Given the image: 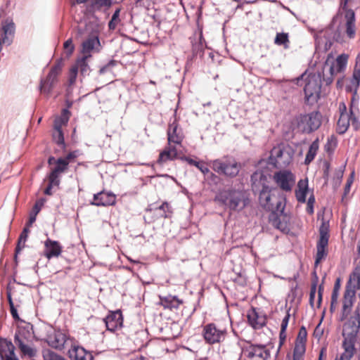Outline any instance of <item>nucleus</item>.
<instances>
[{"instance_id":"12","label":"nucleus","mask_w":360,"mask_h":360,"mask_svg":"<svg viewBox=\"0 0 360 360\" xmlns=\"http://www.w3.org/2000/svg\"><path fill=\"white\" fill-rule=\"evenodd\" d=\"M349 55L347 53H342L339 55L329 68L330 75L325 77L323 75V79L326 85H330L334 80V76L338 73H342L345 71L348 63Z\"/></svg>"},{"instance_id":"21","label":"nucleus","mask_w":360,"mask_h":360,"mask_svg":"<svg viewBox=\"0 0 360 360\" xmlns=\"http://www.w3.org/2000/svg\"><path fill=\"white\" fill-rule=\"evenodd\" d=\"M177 157L178 153L176 146L167 144L165 149L160 153L157 163L162 165L168 161L176 160Z\"/></svg>"},{"instance_id":"56","label":"nucleus","mask_w":360,"mask_h":360,"mask_svg":"<svg viewBox=\"0 0 360 360\" xmlns=\"http://www.w3.org/2000/svg\"><path fill=\"white\" fill-rule=\"evenodd\" d=\"M351 186H349V184H346L344 188V193L342 197V202H345V199L346 198L347 195L350 192Z\"/></svg>"},{"instance_id":"28","label":"nucleus","mask_w":360,"mask_h":360,"mask_svg":"<svg viewBox=\"0 0 360 360\" xmlns=\"http://www.w3.org/2000/svg\"><path fill=\"white\" fill-rule=\"evenodd\" d=\"M91 11H105L110 8L112 0H89Z\"/></svg>"},{"instance_id":"16","label":"nucleus","mask_w":360,"mask_h":360,"mask_svg":"<svg viewBox=\"0 0 360 360\" xmlns=\"http://www.w3.org/2000/svg\"><path fill=\"white\" fill-rule=\"evenodd\" d=\"M248 359L252 360H267L270 357V352L266 346L261 345H251L245 350Z\"/></svg>"},{"instance_id":"27","label":"nucleus","mask_w":360,"mask_h":360,"mask_svg":"<svg viewBox=\"0 0 360 360\" xmlns=\"http://www.w3.org/2000/svg\"><path fill=\"white\" fill-rule=\"evenodd\" d=\"M308 192V179H300L297 183V188L295 190V197L298 202L304 203Z\"/></svg>"},{"instance_id":"50","label":"nucleus","mask_w":360,"mask_h":360,"mask_svg":"<svg viewBox=\"0 0 360 360\" xmlns=\"http://www.w3.org/2000/svg\"><path fill=\"white\" fill-rule=\"evenodd\" d=\"M78 70H77V67L72 66L69 71L68 76V83L70 86L73 85L77 79Z\"/></svg>"},{"instance_id":"41","label":"nucleus","mask_w":360,"mask_h":360,"mask_svg":"<svg viewBox=\"0 0 360 360\" xmlns=\"http://www.w3.org/2000/svg\"><path fill=\"white\" fill-rule=\"evenodd\" d=\"M54 142L62 148H65V143L64 141V135L62 129H53L52 134Z\"/></svg>"},{"instance_id":"37","label":"nucleus","mask_w":360,"mask_h":360,"mask_svg":"<svg viewBox=\"0 0 360 360\" xmlns=\"http://www.w3.org/2000/svg\"><path fill=\"white\" fill-rule=\"evenodd\" d=\"M314 278L311 282V288H310V293H309V304L311 307V308L314 309V299H315V295L316 292V288H317V283H318V276L316 274V272L314 271L313 272Z\"/></svg>"},{"instance_id":"30","label":"nucleus","mask_w":360,"mask_h":360,"mask_svg":"<svg viewBox=\"0 0 360 360\" xmlns=\"http://www.w3.org/2000/svg\"><path fill=\"white\" fill-rule=\"evenodd\" d=\"M349 127V115L348 113H341L337 122L336 131L339 134H344Z\"/></svg>"},{"instance_id":"57","label":"nucleus","mask_w":360,"mask_h":360,"mask_svg":"<svg viewBox=\"0 0 360 360\" xmlns=\"http://www.w3.org/2000/svg\"><path fill=\"white\" fill-rule=\"evenodd\" d=\"M10 311H11V314L13 318L15 320H19L20 319V317L18 316L17 309H15L14 305L10 307Z\"/></svg>"},{"instance_id":"62","label":"nucleus","mask_w":360,"mask_h":360,"mask_svg":"<svg viewBox=\"0 0 360 360\" xmlns=\"http://www.w3.org/2000/svg\"><path fill=\"white\" fill-rule=\"evenodd\" d=\"M339 110L340 114L341 113H347V107L344 103H341L339 106Z\"/></svg>"},{"instance_id":"7","label":"nucleus","mask_w":360,"mask_h":360,"mask_svg":"<svg viewBox=\"0 0 360 360\" xmlns=\"http://www.w3.org/2000/svg\"><path fill=\"white\" fill-rule=\"evenodd\" d=\"M319 231V239L316 244V254L314 262L315 267L328 255V245L330 237L328 224L323 220Z\"/></svg>"},{"instance_id":"9","label":"nucleus","mask_w":360,"mask_h":360,"mask_svg":"<svg viewBox=\"0 0 360 360\" xmlns=\"http://www.w3.org/2000/svg\"><path fill=\"white\" fill-rule=\"evenodd\" d=\"M283 145L274 147L270 153L269 165L276 168H283L288 166L292 161V156Z\"/></svg>"},{"instance_id":"54","label":"nucleus","mask_w":360,"mask_h":360,"mask_svg":"<svg viewBox=\"0 0 360 360\" xmlns=\"http://www.w3.org/2000/svg\"><path fill=\"white\" fill-rule=\"evenodd\" d=\"M202 37V34H200L199 36V43L198 44H193L192 50L193 53H198V51H201L203 49V45L201 41Z\"/></svg>"},{"instance_id":"48","label":"nucleus","mask_w":360,"mask_h":360,"mask_svg":"<svg viewBox=\"0 0 360 360\" xmlns=\"http://www.w3.org/2000/svg\"><path fill=\"white\" fill-rule=\"evenodd\" d=\"M340 289V279L337 278L335 281V283L334 284V287H333L332 295H331V300H333V302H338Z\"/></svg>"},{"instance_id":"4","label":"nucleus","mask_w":360,"mask_h":360,"mask_svg":"<svg viewBox=\"0 0 360 360\" xmlns=\"http://www.w3.org/2000/svg\"><path fill=\"white\" fill-rule=\"evenodd\" d=\"M209 166L218 174L229 178L236 177L242 168L241 163L231 155H224L211 160Z\"/></svg>"},{"instance_id":"63","label":"nucleus","mask_w":360,"mask_h":360,"mask_svg":"<svg viewBox=\"0 0 360 360\" xmlns=\"http://www.w3.org/2000/svg\"><path fill=\"white\" fill-rule=\"evenodd\" d=\"M148 0H136V6L137 7H145L146 6V1Z\"/></svg>"},{"instance_id":"44","label":"nucleus","mask_w":360,"mask_h":360,"mask_svg":"<svg viewBox=\"0 0 360 360\" xmlns=\"http://www.w3.org/2000/svg\"><path fill=\"white\" fill-rule=\"evenodd\" d=\"M42 354L44 360H64L63 358L50 349H44Z\"/></svg>"},{"instance_id":"20","label":"nucleus","mask_w":360,"mask_h":360,"mask_svg":"<svg viewBox=\"0 0 360 360\" xmlns=\"http://www.w3.org/2000/svg\"><path fill=\"white\" fill-rule=\"evenodd\" d=\"M307 332L304 326H302L298 333L294 345V360H297V355L302 356L306 351Z\"/></svg>"},{"instance_id":"6","label":"nucleus","mask_w":360,"mask_h":360,"mask_svg":"<svg viewBox=\"0 0 360 360\" xmlns=\"http://www.w3.org/2000/svg\"><path fill=\"white\" fill-rule=\"evenodd\" d=\"M322 115L319 111L301 114L297 117V127L302 133L310 134L317 130L321 124Z\"/></svg>"},{"instance_id":"8","label":"nucleus","mask_w":360,"mask_h":360,"mask_svg":"<svg viewBox=\"0 0 360 360\" xmlns=\"http://www.w3.org/2000/svg\"><path fill=\"white\" fill-rule=\"evenodd\" d=\"M227 335L228 331L226 328L217 327L214 323H207L202 327V335L205 342L209 345L224 342Z\"/></svg>"},{"instance_id":"53","label":"nucleus","mask_w":360,"mask_h":360,"mask_svg":"<svg viewBox=\"0 0 360 360\" xmlns=\"http://www.w3.org/2000/svg\"><path fill=\"white\" fill-rule=\"evenodd\" d=\"M352 77L360 79V56H357L355 59Z\"/></svg>"},{"instance_id":"26","label":"nucleus","mask_w":360,"mask_h":360,"mask_svg":"<svg viewBox=\"0 0 360 360\" xmlns=\"http://www.w3.org/2000/svg\"><path fill=\"white\" fill-rule=\"evenodd\" d=\"M159 298L160 305L163 307L165 309H169L170 310L179 309L180 305L184 303V301L179 299L176 296H159Z\"/></svg>"},{"instance_id":"49","label":"nucleus","mask_w":360,"mask_h":360,"mask_svg":"<svg viewBox=\"0 0 360 360\" xmlns=\"http://www.w3.org/2000/svg\"><path fill=\"white\" fill-rule=\"evenodd\" d=\"M346 34L349 39L354 38L356 34L355 22H346Z\"/></svg>"},{"instance_id":"36","label":"nucleus","mask_w":360,"mask_h":360,"mask_svg":"<svg viewBox=\"0 0 360 360\" xmlns=\"http://www.w3.org/2000/svg\"><path fill=\"white\" fill-rule=\"evenodd\" d=\"M290 314L289 310L287 311V314L283 318L281 325V332L279 335V339H280V346L284 344V342L286 340L287 334H286V328L288 327V321L290 319Z\"/></svg>"},{"instance_id":"5","label":"nucleus","mask_w":360,"mask_h":360,"mask_svg":"<svg viewBox=\"0 0 360 360\" xmlns=\"http://www.w3.org/2000/svg\"><path fill=\"white\" fill-rule=\"evenodd\" d=\"M78 156V150L69 152L65 157H60L58 159L53 156H50L47 162L49 166L53 165L49 174V176L52 178L51 181L53 182L54 180L60 179V174L68 171L69 164L72 162Z\"/></svg>"},{"instance_id":"60","label":"nucleus","mask_w":360,"mask_h":360,"mask_svg":"<svg viewBox=\"0 0 360 360\" xmlns=\"http://www.w3.org/2000/svg\"><path fill=\"white\" fill-rule=\"evenodd\" d=\"M326 356V347H323L321 349L318 360H323V357Z\"/></svg>"},{"instance_id":"33","label":"nucleus","mask_w":360,"mask_h":360,"mask_svg":"<svg viewBox=\"0 0 360 360\" xmlns=\"http://www.w3.org/2000/svg\"><path fill=\"white\" fill-rule=\"evenodd\" d=\"M45 202V199L40 198L35 202L32 211L30 214L29 219L27 221V226H31L32 224L36 221V217L38 213L40 212L41 209L44 206Z\"/></svg>"},{"instance_id":"32","label":"nucleus","mask_w":360,"mask_h":360,"mask_svg":"<svg viewBox=\"0 0 360 360\" xmlns=\"http://www.w3.org/2000/svg\"><path fill=\"white\" fill-rule=\"evenodd\" d=\"M68 341V339L64 333H58L55 334L54 339L51 340V346L57 349H63Z\"/></svg>"},{"instance_id":"2","label":"nucleus","mask_w":360,"mask_h":360,"mask_svg":"<svg viewBox=\"0 0 360 360\" xmlns=\"http://www.w3.org/2000/svg\"><path fill=\"white\" fill-rule=\"evenodd\" d=\"M33 326L24 322L19 326L14 335V343L22 359H34L37 356V349L34 345Z\"/></svg>"},{"instance_id":"40","label":"nucleus","mask_w":360,"mask_h":360,"mask_svg":"<svg viewBox=\"0 0 360 360\" xmlns=\"http://www.w3.org/2000/svg\"><path fill=\"white\" fill-rule=\"evenodd\" d=\"M28 238V235L25 234L24 233L21 232L18 240V243L15 250V261L17 262V257L18 255L20 252L21 250L25 247V243L27 241V239Z\"/></svg>"},{"instance_id":"58","label":"nucleus","mask_w":360,"mask_h":360,"mask_svg":"<svg viewBox=\"0 0 360 360\" xmlns=\"http://www.w3.org/2000/svg\"><path fill=\"white\" fill-rule=\"evenodd\" d=\"M351 83L356 89L360 85V79L358 78L352 77Z\"/></svg>"},{"instance_id":"11","label":"nucleus","mask_w":360,"mask_h":360,"mask_svg":"<svg viewBox=\"0 0 360 360\" xmlns=\"http://www.w3.org/2000/svg\"><path fill=\"white\" fill-rule=\"evenodd\" d=\"M62 72V65L60 63L55 64L50 70L45 79H41L39 89L43 94L49 95L56 83L58 77Z\"/></svg>"},{"instance_id":"25","label":"nucleus","mask_w":360,"mask_h":360,"mask_svg":"<svg viewBox=\"0 0 360 360\" xmlns=\"http://www.w3.org/2000/svg\"><path fill=\"white\" fill-rule=\"evenodd\" d=\"M45 256L50 259L51 257H58L61 252L62 247L58 241L47 239L45 243Z\"/></svg>"},{"instance_id":"46","label":"nucleus","mask_w":360,"mask_h":360,"mask_svg":"<svg viewBox=\"0 0 360 360\" xmlns=\"http://www.w3.org/2000/svg\"><path fill=\"white\" fill-rule=\"evenodd\" d=\"M340 7L345 12V18L346 19V22H355L354 11L352 9L348 8V4L347 5V8H344L341 4Z\"/></svg>"},{"instance_id":"55","label":"nucleus","mask_w":360,"mask_h":360,"mask_svg":"<svg viewBox=\"0 0 360 360\" xmlns=\"http://www.w3.org/2000/svg\"><path fill=\"white\" fill-rule=\"evenodd\" d=\"M323 290H324L323 284L321 283L319 285V289H318L317 308H320V307H321Z\"/></svg>"},{"instance_id":"35","label":"nucleus","mask_w":360,"mask_h":360,"mask_svg":"<svg viewBox=\"0 0 360 360\" xmlns=\"http://www.w3.org/2000/svg\"><path fill=\"white\" fill-rule=\"evenodd\" d=\"M319 150V141L318 139L314 141L309 148V150L307 153L304 163L309 165L314 159L317 151Z\"/></svg>"},{"instance_id":"43","label":"nucleus","mask_w":360,"mask_h":360,"mask_svg":"<svg viewBox=\"0 0 360 360\" xmlns=\"http://www.w3.org/2000/svg\"><path fill=\"white\" fill-rule=\"evenodd\" d=\"M120 11H121V8H118L114 12L111 20L108 22V27L110 30H115L117 25L120 23Z\"/></svg>"},{"instance_id":"10","label":"nucleus","mask_w":360,"mask_h":360,"mask_svg":"<svg viewBox=\"0 0 360 360\" xmlns=\"http://www.w3.org/2000/svg\"><path fill=\"white\" fill-rule=\"evenodd\" d=\"M217 200L230 210H236L243 201V193L236 190L223 191L217 196Z\"/></svg>"},{"instance_id":"13","label":"nucleus","mask_w":360,"mask_h":360,"mask_svg":"<svg viewBox=\"0 0 360 360\" xmlns=\"http://www.w3.org/2000/svg\"><path fill=\"white\" fill-rule=\"evenodd\" d=\"M167 135L168 145H172V143L179 146L181 145L184 135L182 129L179 126L176 117H174V120L169 123Z\"/></svg>"},{"instance_id":"52","label":"nucleus","mask_w":360,"mask_h":360,"mask_svg":"<svg viewBox=\"0 0 360 360\" xmlns=\"http://www.w3.org/2000/svg\"><path fill=\"white\" fill-rule=\"evenodd\" d=\"M315 203V197L314 193H312L309 198H308L307 201V206L306 211L309 214H314V205Z\"/></svg>"},{"instance_id":"34","label":"nucleus","mask_w":360,"mask_h":360,"mask_svg":"<svg viewBox=\"0 0 360 360\" xmlns=\"http://www.w3.org/2000/svg\"><path fill=\"white\" fill-rule=\"evenodd\" d=\"M91 57V54L83 56L82 58H78L73 65L74 67H77V70L80 71L82 75H85L89 69V65L87 63V59Z\"/></svg>"},{"instance_id":"1","label":"nucleus","mask_w":360,"mask_h":360,"mask_svg":"<svg viewBox=\"0 0 360 360\" xmlns=\"http://www.w3.org/2000/svg\"><path fill=\"white\" fill-rule=\"evenodd\" d=\"M266 181V176L262 172H255L251 176L252 188L257 189L260 186L262 187L259 195V202L261 207L271 212L269 220L278 229L288 233L291 224L290 217L284 212L285 198L278 188L265 186Z\"/></svg>"},{"instance_id":"14","label":"nucleus","mask_w":360,"mask_h":360,"mask_svg":"<svg viewBox=\"0 0 360 360\" xmlns=\"http://www.w3.org/2000/svg\"><path fill=\"white\" fill-rule=\"evenodd\" d=\"M249 325L255 330L262 328L266 323V316L259 309L252 307L247 312Z\"/></svg>"},{"instance_id":"23","label":"nucleus","mask_w":360,"mask_h":360,"mask_svg":"<svg viewBox=\"0 0 360 360\" xmlns=\"http://www.w3.org/2000/svg\"><path fill=\"white\" fill-rule=\"evenodd\" d=\"M274 179L282 190L290 191V181L292 179V174L288 171H280L274 175Z\"/></svg>"},{"instance_id":"64","label":"nucleus","mask_w":360,"mask_h":360,"mask_svg":"<svg viewBox=\"0 0 360 360\" xmlns=\"http://www.w3.org/2000/svg\"><path fill=\"white\" fill-rule=\"evenodd\" d=\"M353 176H354V172H352L350 176L347 180V183L346 184H349V186H351L352 183H353Z\"/></svg>"},{"instance_id":"39","label":"nucleus","mask_w":360,"mask_h":360,"mask_svg":"<svg viewBox=\"0 0 360 360\" xmlns=\"http://www.w3.org/2000/svg\"><path fill=\"white\" fill-rule=\"evenodd\" d=\"M155 211L160 217L168 218L170 217L172 214L170 206L167 202H163L159 207L156 208Z\"/></svg>"},{"instance_id":"3","label":"nucleus","mask_w":360,"mask_h":360,"mask_svg":"<svg viewBox=\"0 0 360 360\" xmlns=\"http://www.w3.org/2000/svg\"><path fill=\"white\" fill-rule=\"evenodd\" d=\"M294 84L304 85V103L307 105H312L318 102L321 89V76L319 73H308L305 71L294 79Z\"/></svg>"},{"instance_id":"29","label":"nucleus","mask_w":360,"mask_h":360,"mask_svg":"<svg viewBox=\"0 0 360 360\" xmlns=\"http://www.w3.org/2000/svg\"><path fill=\"white\" fill-rule=\"evenodd\" d=\"M96 46H100V41L98 37H90L82 43V52L84 54V56L89 55L96 48Z\"/></svg>"},{"instance_id":"61","label":"nucleus","mask_w":360,"mask_h":360,"mask_svg":"<svg viewBox=\"0 0 360 360\" xmlns=\"http://www.w3.org/2000/svg\"><path fill=\"white\" fill-rule=\"evenodd\" d=\"M6 295H7V299H8V304H9V307L13 306L14 304H13V302L12 300V297H11V291L10 290H7Z\"/></svg>"},{"instance_id":"18","label":"nucleus","mask_w":360,"mask_h":360,"mask_svg":"<svg viewBox=\"0 0 360 360\" xmlns=\"http://www.w3.org/2000/svg\"><path fill=\"white\" fill-rule=\"evenodd\" d=\"M108 330L114 332L118 328H121L123 323V317L120 310L110 311L103 319Z\"/></svg>"},{"instance_id":"17","label":"nucleus","mask_w":360,"mask_h":360,"mask_svg":"<svg viewBox=\"0 0 360 360\" xmlns=\"http://www.w3.org/2000/svg\"><path fill=\"white\" fill-rule=\"evenodd\" d=\"M116 202V195L110 192L101 191L94 195L93 201L91 205L101 207V206H110L114 205Z\"/></svg>"},{"instance_id":"15","label":"nucleus","mask_w":360,"mask_h":360,"mask_svg":"<svg viewBox=\"0 0 360 360\" xmlns=\"http://www.w3.org/2000/svg\"><path fill=\"white\" fill-rule=\"evenodd\" d=\"M355 290L352 287L347 285L344 292L340 320L346 319L352 311L353 304L355 301Z\"/></svg>"},{"instance_id":"59","label":"nucleus","mask_w":360,"mask_h":360,"mask_svg":"<svg viewBox=\"0 0 360 360\" xmlns=\"http://www.w3.org/2000/svg\"><path fill=\"white\" fill-rule=\"evenodd\" d=\"M324 167H325V169L323 171V176L328 178L329 176V168H330L329 163L326 162L324 163Z\"/></svg>"},{"instance_id":"22","label":"nucleus","mask_w":360,"mask_h":360,"mask_svg":"<svg viewBox=\"0 0 360 360\" xmlns=\"http://www.w3.org/2000/svg\"><path fill=\"white\" fill-rule=\"evenodd\" d=\"M68 356L71 360H93L92 354L83 347L72 345L68 350Z\"/></svg>"},{"instance_id":"24","label":"nucleus","mask_w":360,"mask_h":360,"mask_svg":"<svg viewBox=\"0 0 360 360\" xmlns=\"http://www.w3.org/2000/svg\"><path fill=\"white\" fill-rule=\"evenodd\" d=\"M347 285H349L352 287V289H360V262L359 264H358L352 274L349 276V280L347 284ZM359 302L358 303V305L354 311V314L352 316H355L356 311L359 308H360V294L359 295ZM360 321V314H359V319Z\"/></svg>"},{"instance_id":"19","label":"nucleus","mask_w":360,"mask_h":360,"mask_svg":"<svg viewBox=\"0 0 360 360\" xmlns=\"http://www.w3.org/2000/svg\"><path fill=\"white\" fill-rule=\"evenodd\" d=\"M0 357L1 360H19L15 354V346L11 341L1 340Z\"/></svg>"},{"instance_id":"51","label":"nucleus","mask_w":360,"mask_h":360,"mask_svg":"<svg viewBox=\"0 0 360 360\" xmlns=\"http://www.w3.org/2000/svg\"><path fill=\"white\" fill-rule=\"evenodd\" d=\"M63 48L66 51L67 56H71L75 50V46L72 44V39H68L67 41H65L63 44Z\"/></svg>"},{"instance_id":"47","label":"nucleus","mask_w":360,"mask_h":360,"mask_svg":"<svg viewBox=\"0 0 360 360\" xmlns=\"http://www.w3.org/2000/svg\"><path fill=\"white\" fill-rule=\"evenodd\" d=\"M348 114L349 115V123L351 122L354 130H358L360 126V123L359 122L358 117L356 116L352 110V105L350 106L349 113Z\"/></svg>"},{"instance_id":"31","label":"nucleus","mask_w":360,"mask_h":360,"mask_svg":"<svg viewBox=\"0 0 360 360\" xmlns=\"http://www.w3.org/2000/svg\"><path fill=\"white\" fill-rule=\"evenodd\" d=\"M70 114L68 110L63 109L60 116L56 117L54 120L53 129H62L63 126H66L70 118Z\"/></svg>"},{"instance_id":"38","label":"nucleus","mask_w":360,"mask_h":360,"mask_svg":"<svg viewBox=\"0 0 360 360\" xmlns=\"http://www.w3.org/2000/svg\"><path fill=\"white\" fill-rule=\"evenodd\" d=\"M181 160L187 162L191 165L196 167L203 174H207L210 172L207 167L191 158L184 156L181 158Z\"/></svg>"},{"instance_id":"42","label":"nucleus","mask_w":360,"mask_h":360,"mask_svg":"<svg viewBox=\"0 0 360 360\" xmlns=\"http://www.w3.org/2000/svg\"><path fill=\"white\" fill-rule=\"evenodd\" d=\"M274 43L278 46H283L284 48H288L289 46V39L288 34L287 33H277Z\"/></svg>"},{"instance_id":"45","label":"nucleus","mask_w":360,"mask_h":360,"mask_svg":"<svg viewBox=\"0 0 360 360\" xmlns=\"http://www.w3.org/2000/svg\"><path fill=\"white\" fill-rule=\"evenodd\" d=\"M47 178H48L49 184H48L46 188L44 189V193L45 195H52V191H51L52 188L53 186H58L60 183V179H56V181L54 180V181L53 182L51 181L52 180L51 176L48 175Z\"/></svg>"}]
</instances>
